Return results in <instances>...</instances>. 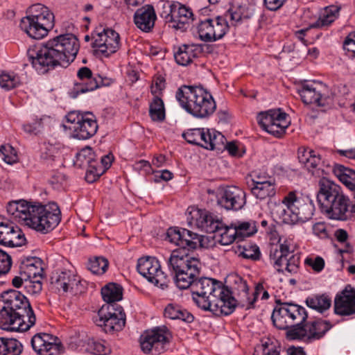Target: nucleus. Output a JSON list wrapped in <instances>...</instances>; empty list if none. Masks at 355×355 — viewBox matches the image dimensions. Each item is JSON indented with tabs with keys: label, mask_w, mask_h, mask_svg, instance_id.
I'll list each match as a JSON object with an SVG mask.
<instances>
[{
	"label": "nucleus",
	"mask_w": 355,
	"mask_h": 355,
	"mask_svg": "<svg viewBox=\"0 0 355 355\" xmlns=\"http://www.w3.org/2000/svg\"><path fill=\"white\" fill-rule=\"evenodd\" d=\"M79 48L78 38L67 33L48 40L36 49L28 50V57L38 73H45L57 66H68L75 60Z\"/></svg>",
	"instance_id": "obj_1"
},
{
	"label": "nucleus",
	"mask_w": 355,
	"mask_h": 355,
	"mask_svg": "<svg viewBox=\"0 0 355 355\" xmlns=\"http://www.w3.org/2000/svg\"><path fill=\"white\" fill-rule=\"evenodd\" d=\"M0 324L8 331H25L33 327L36 317L27 297L16 290L0 295Z\"/></svg>",
	"instance_id": "obj_2"
},
{
	"label": "nucleus",
	"mask_w": 355,
	"mask_h": 355,
	"mask_svg": "<svg viewBox=\"0 0 355 355\" xmlns=\"http://www.w3.org/2000/svg\"><path fill=\"white\" fill-rule=\"evenodd\" d=\"M254 14V8L252 6L232 4L223 16L201 21L198 25L199 37L205 42L220 40L229 31V22L231 26H236L252 17Z\"/></svg>",
	"instance_id": "obj_3"
},
{
	"label": "nucleus",
	"mask_w": 355,
	"mask_h": 355,
	"mask_svg": "<svg viewBox=\"0 0 355 355\" xmlns=\"http://www.w3.org/2000/svg\"><path fill=\"white\" fill-rule=\"evenodd\" d=\"M317 201L321 211L330 219L349 220L351 201L342 188L327 179L320 180Z\"/></svg>",
	"instance_id": "obj_4"
},
{
	"label": "nucleus",
	"mask_w": 355,
	"mask_h": 355,
	"mask_svg": "<svg viewBox=\"0 0 355 355\" xmlns=\"http://www.w3.org/2000/svg\"><path fill=\"white\" fill-rule=\"evenodd\" d=\"M175 98L180 106L196 119H208L216 109L212 95L201 86L183 85L176 91Z\"/></svg>",
	"instance_id": "obj_5"
},
{
	"label": "nucleus",
	"mask_w": 355,
	"mask_h": 355,
	"mask_svg": "<svg viewBox=\"0 0 355 355\" xmlns=\"http://www.w3.org/2000/svg\"><path fill=\"white\" fill-rule=\"evenodd\" d=\"M271 234L270 239L279 245L271 246L269 251V262L277 273L295 275L298 272L300 256L294 254V241L291 237H280L272 228L268 232Z\"/></svg>",
	"instance_id": "obj_6"
},
{
	"label": "nucleus",
	"mask_w": 355,
	"mask_h": 355,
	"mask_svg": "<svg viewBox=\"0 0 355 355\" xmlns=\"http://www.w3.org/2000/svg\"><path fill=\"white\" fill-rule=\"evenodd\" d=\"M315 211L313 200L297 191H290L275 207V213L284 223L295 225L312 218Z\"/></svg>",
	"instance_id": "obj_7"
},
{
	"label": "nucleus",
	"mask_w": 355,
	"mask_h": 355,
	"mask_svg": "<svg viewBox=\"0 0 355 355\" xmlns=\"http://www.w3.org/2000/svg\"><path fill=\"white\" fill-rule=\"evenodd\" d=\"M169 271L174 276L175 285L180 289L189 288L192 278L199 277L201 263L198 258L191 257L189 252L175 249L167 261Z\"/></svg>",
	"instance_id": "obj_8"
},
{
	"label": "nucleus",
	"mask_w": 355,
	"mask_h": 355,
	"mask_svg": "<svg viewBox=\"0 0 355 355\" xmlns=\"http://www.w3.org/2000/svg\"><path fill=\"white\" fill-rule=\"evenodd\" d=\"M308 318L306 309L293 302L276 300V305L271 315L273 325L278 329H287V336L293 340L295 336L293 330L301 327Z\"/></svg>",
	"instance_id": "obj_9"
},
{
	"label": "nucleus",
	"mask_w": 355,
	"mask_h": 355,
	"mask_svg": "<svg viewBox=\"0 0 355 355\" xmlns=\"http://www.w3.org/2000/svg\"><path fill=\"white\" fill-rule=\"evenodd\" d=\"M29 15L21 19L19 26L30 37L40 40L48 35L54 26V15L45 6L37 3L31 6Z\"/></svg>",
	"instance_id": "obj_10"
},
{
	"label": "nucleus",
	"mask_w": 355,
	"mask_h": 355,
	"mask_svg": "<svg viewBox=\"0 0 355 355\" xmlns=\"http://www.w3.org/2000/svg\"><path fill=\"white\" fill-rule=\"evenodd\" d=\"M31 211L28 226L44 234L53 230L61 221V211L55 202H33Z\"/></svg>",
	"instance_id": "obj_11"
},
{
	"label": "nucleus",
	"mask_w": 355,
	"mask_h": 355,
	"mask_svg": "<svg viewBox=\"0 0 355 355\" xmlns=\"http://www.w3.org/2000/svg\"><path fill=\"white\" fill-rule=\"evenodd\" d=\"M93 320L105 333H112L121 330L125 326V313L119 305L105 304L98 311Z\"/></svg>",
	"instance_id": "obj_12"
},
{
	"label": "nucleus",
	"mask_w": 355,
	"mask_h": 355,
	"mask_svg": "<svg viewBox=\"0 0 355 355\" xmlns=\"http://www.w3.org/2000/svg\"><path fill=\"white\" fill-rule=\"evenodd\" d=\"M171 334L165 326L146 330L140 337V346L145 354L159 355L164 353L169 344Z\"/></svg>",
	"instance_id": "obj_13"
},
{
	"label": "nucleus",
	"mask_w": 355,
	"mask_h": 355,
	"mask_svg": "<svg viewBox=\"0 0 355 355\" xmlns=\"http://www.w3.org/2000/svg\"><path fill=\"white\" fill-rule=\"evenodd\" d=\"M257 121L263 130L277 138H282L286 134L291 123L288 114L280 109L259 113Z\"/></svg>",
	"instance_id": "obj_14"
},
{
	"label": "nucleus",
	"mask_w": 355,
	"mask_h": 355,
	"mask_svg": "<svg viewBox=\"0 0 355 355\" xmlns=\"http://www.w3.org/2000/svg\"><path fill=\"white\" fill-rule=\"evenodd\" d=\"M192 278L189 288L195 304L204 310L210 300V296L218 293L223 284L221 282L209 277Z\"/></svg>",
	"instance_id": "obj_15"
},
{
	"label": "nucleus",
	"mask_w": 355,
	"mask_h": 355,
	"mask_svg": "<svg viewBox=\"0 0 355 355\" xmlns=\"http://www.w3.org/2000/svg\"><path fill=\"white\" fill-rule=\"evenodd\" d=\"M187 220L189 225L196 226L206 233H215L222 227V218L207 209L189 207L187 210Z\"/></svg>",
	"instance_id": "obj_16"
},
{
	"label": "nucleus",
	"mask_w": 355,
	"mask_h": 355,
	"mask_svg": "<svg viewBox=\"0 0 355 355\" xmlns=\"http://www.w3.org/2000/svg\"><path fill=\"white\" fill-rule=\"evenodd\" d=\"M139 273L155 286L164 289L168 287L169 279L162 271L161 264L154 257H141L137 261Z\"/></svg>",
	"instance_id": "obj_17"
},
{
	"label": "nucleus",
	"mask_w": 355,
	"mask_h": 355,
	"mask_svg": "<svg viewBox=\"0 0 355 355\" xmlns=\"http://www.w3.org/2000/svg\"><path fill=\"white\" fill-rule=\"evenodd\" d=\"M113 80L99 74H94L87 67H80L76 73V80L74 83V91L76 94H84L94 91L101 87H107Z\"/></svg>",
	"instance_id": "obj_18"
},
{
	"label": "nucleus",
	"mask_w": 355,
	"mask_h": 355,
	"mask_svg": "<svg viewBox=\"0 0 355 355\" xmlns=\"http://www.w3.org/2000/svg\"><path fill=\"white\" fill-rule=\"evenodd\" d=\"M73 164L78 168L86 170L85 180L89 183L95 182L103 174V168L89 146L82 148L76 153Z\"/></svg>",
	"instance_id": "obj_19"
},
{
	"label": "nucleus",
	"mask_w": 355,
	"mask_h": 355,
	"mask_svg": "<svg viewBox=\"0 0 355 355\" xmlns=\"http://www.w3.org/2000/svg\"><path fill=\"white\" fill-rule=\"evenodd\" d=\"M238 304L236 297L232 292L224 284L219 288L218 293L210 296L204 311H209L216 315H228L234 312Z\"/></svg>",
	"instance_id": "obj_20"
},
{
	"label": "nucleus",
	"mask_w": 355,
	"mask_h": 355,
	"mask_svg": "<svg viewBox=\"0 0 355 355\" xmlns=\"http://www.w3.org/2000/svg\"><path fill=\"white\" fill-rule=\"evenodd\" d=\"M83 280L75 270L64 269L53 273L51 283L57 289L64 292H70L77 295L83 291L85 288Z\"/></svg>",
	"instance_id": "obj_21"
},
{
	"label": "nucleus",
	"mask_w": 355,
	"mask_h": 355,
	"mask_svg": "<svg viewBox=\"0 0 355 355\" xmlns=\"http://www.w3.org/2000/svg\"><path fill=\"white\" fill-rule=\"evenodd\" d=\"M168 241L179 247L178 249L186 252L196 249L201 246L202 236L192 231L178 227H170L166 232Z\"/></svg>",
	"instance_id": "obj_22"
},
{
	"label": "nucleus",
	"mask_w": 355,
	"mask_h": 355,
	"mask_svg": "<svg viewBox=\"0 0 355 355\" xmlns=\"http://www.w3.org/2000/svg\"><path fill=\"white\" fill-rule=\"evenodd\" d=\"M334 324L324 320H316L302 324L301 327L293 329L295 339L312 341L322 338L329 331Z\"/></svg>",
	"instance_id": "obj_23"
},
{
	"label": "nucleus",
	"mask_w": 355,
	"mask_h": 355,
	"mask_svg": "<svg viewBox=\"0 0 355 355\" xmlns=\"http://www.w3.org/2000/svg\"><path fill=\"white\" fill-rule=\"evenodd\" d=\"M92 37V47L106 57L116 52L119 49V35L111 28H104L101 32L95 33Z\"/></svg>",
	"instance_id": "obj_24"
},
{
	"label": "nucleus",
	"mask_w": 355,
	"mask_h": 355,
	"mask_svg": "<svg viewBox=\"0 0 355 355\" xmlns=\"http://www.w3.org/2000/svg\"><path fill=\"white\" fill-rule=\"evenodd\" d=\"M233 284L231 291L232 295L237 297L238 304L245 308L250 309L254 307V303L259 295V291L263 288L262 284L256 286L254 291L252 295L249 293V287L245 280L239 275L232 277Z\"/></svg>",
	"instance_id": "obj_25"
},
{
	"label": "nucleus",
	"mask_w": 355,
	"mask_h": 355,
	"mask_svg": "<svg viewBox=\"0 0 355 355\" xmlns=\"http://www.w3.org/2000/svg\"><path fill=\"white\" fill-rule=\"evenodd\" d=\"M217 202L227 210H239L245 204V193L238 187L228 186L219 191Z\"/></svg>",
	"instance_id": "obj_26"
},
{
	"label": "nucleus",
	"mask_w": 355,
	"mask_h": 355,
	"mask_svg": "<svg viewBox=\"0 0 355 355\" xmlns=\"http://www.w3.org/2000/svg\"><path fill=\"white\" fill-rule=\"evenodd\" d=\"M33 349L38 355H60L62 346L58 338L46 333L36 334L31 338Z\"/></svg>",
	"instance_id": "obj_27"
},
{
	"label": "nucleus",
	"mask_w": 355,
	"mask_h": 355,
	"mask_svg": "<svg viewBox=\"0 0 355 355\" xmlns=\"http://www.w3.org/2000/svg\"><path fill=\"white\" fill-rule=\"evenodd\" d=\"M26 238L20 228L0 216V244L8 247L21 246Z\"/></svg>",
	"instance_id": "obj_28"
},
{
	"label": "nucleus",
	"mask_w": 355,
	"mask_h": 355,
	"mask_svg": "<svg viewBox=\"0 0 355 355\" xmlns=\"http://www.w3.org/2000/svg\"><path fill=\"white\" fill-rule=\"evenodd\" d=\"M334 312L339 315L355 314V288L350 284L338 294L334 300Z\"/></svg>",
	"instance_id": "obj_29"
},
{
	"label": "nucleus",
	"mask_w": 355,
	"mask_h": 355,
	"mask_svg": "<svg viewBox=\"0 0 355 355\" xmlns=\"http://www.w3.org/2000/svg\"><path fill=\"white\" fill-rule=\"evenodd\" d=\"M302 102L307 105H315L318 107H324L328 104V98L314 83H305L298 90Z\"/></svg>",
	"instance_id": "obj_30"
},
{
	"label": "nucleus",
	"mask_w": 355,
	"mask_h": 355,
	"mask_svg": "<svg viewBox=\"0 0 355 355\" xmlns=\"http://www.w3.org/2000/svg\"><path fill=\"white\" fill-rule=\"evenodd\" d=\"M133 19L137 28L143 32L149 33L155 26L157 15L153 6L146 4L135 11Z\"/></svg>",
	"instance_id": "obj_31"
},
{
	"label": "nucleus",
	"mask_w": 355,
	"mask_h": 355,
	"mask_svg": "<svg viewBox=\"0 0 355 355\" xmlns=\"http://www.w3.org/2000/svg\"><path fill=\"white\" fill-rule=\"evenodd\" d=\"M33 207V202L19 200L8 202L6 209L8 214L10 216V219L16 222H24L28 225Z\"/></svg>",
	"instance_id": "obj_32"
},
{
	"label": "nucleus",
	"mask_w": 355,
	"mask_h": 355,
	"mask_svg": "<svg viewBox=\"0 0 355 355\" xmlns=\"http://www.w3.org/2000/svg\"><path fill=\"white\" fill-rule=\"evenodd\" d=\"M80 123L73 128V137L78 139H88L97 132L98 125L95 116L91 112H85V116L80 117Z\"/></svg>",
	"instance_id": "obj_33"
},
{
	"label": "nucleus",
	"mask_w": 355,
	"mask_h": 355,
	"mask_svg": "<svg viewBox=\"0 0 355 355\" xmlns=\"http://www.w3.org/2000/svg\"><path fill=\"white\" fill-rule=\"evenodd\" d=\"M202 52L200 44H183L174 53L175 62L182 66L189 64Z\"/></svg>",
	"instance_id": "obj_34"
},
{
	"label": "nucleus",
	"mask_w": 355,
	"mask_h": 355,
	"mask_svg": "<svg viewBox=\"0 0 355 355\" xmlns=\"http://www.w3.org/2000/svg\"><path fill=\"white\" fill-rule=\"evenodd\" d=\"M20 275H25L27 279H43L41 261L38 258H26L20 263Z\"/></svg>",
	"instance_id": "obj_35"
},
{
	"label": "nucleus",
	"mask_w": 355,
	"mask_h": 355,
	"mask_svg": "<svg viewBox=\"0 0 355 355\" xmlns=\"http://www.w3.org/2000/svg\"><path fill=\"white\" fill-rule=\"evenodd\" d=\"M205 139H203L202 148L207 150H222L225 148L226 138L220 132L214 129L205 128Z\"/></svg>",
	"instance_id": "obj_36"
},
{
	"label": "nucleus",
	"mask_w": 355,
	"mask_h": 355,
	"mask_svg": "<svg viewBox=\"0 0 355 355\" xmlns=\"http://www.w3.org/2000/svg\"><path fill=\"white\" fill-rule=\"evenodd\" d=\"M174 24H171L173 28L182 29L187 24L193 21V14L191 9L180 3L176 2L173 6Z\"/></svg>",
	"instance_id": "obj_37"
},
{
	"label": "nucleus",
	"mask_w": 355,
	"mask_h": 355,
	"mask_svg": "<svg viewBox=\"0 0 355 355\" xmlns=\"http://www.w3.org/2000/svg\"><path fill=\"white\" fill-rule=\"evenodd\" d=\"M340 7L337 5H331L324 8L319 15V18L311 25V28H327L330 26L339 16Z\"/></svg>",
	"instance_id": "obj_38"
},
{
	"label": "nucleus",
	"mask_w": 355,
	"mask_h": 355,
	"mask_svg": "<svg viewBox=\"0 0 355 355\" xmlns=\"http://www.w3.org/2000/svg\"><path fill=\"white\" fill-rule=\"evenodd\" d=\"M251 192L256 198L266 200L275 195V186L271 181L254 180Z\"/></svg>",
	"instance_id": "obj_39"
},
{
	"label": "nucleus",
	"mask_w": 355,
	"mask_h": 355,
	"mask_svg": "<svg viewBox=\"0 0 355 355\" xmlns=\"http://www.w3.org/2000/svg\"><path fill=\"white\" fill-rule=\"evenodd\" d=\"M298 159L300 162L304 164L309 171L313 169H319L322 163L320 155L309 148H300Z\"/></svg>",
	"instance_id": "obj_40"
},
{
	"label": "nucleus",
	"mask_w": 355,
	"mask_h": 355,
	"mask_svg": "<svg viewBox=\"0 0 355 355\" xmlns=\"http://www.w3.org/2000/svg\"><path fill=\"white\" fill-rule=\"evenodd\" d=\"M334 175L349 189L355 194V171L341 164H335L333 168Z\"/></svg>",
	"instance_id": "obj_41"
},
{
	"label": "nucleus",
	"mask_w": 355,
	"mask_h": 355,
	"mask_svg": "<svg viewBox=\"0 0 355 355\" xmlns=\"http://www.w3.org/2000/svg\"><path fill=\"white\" fill-rule=\"evenodd\" d=\"M215 238L223 245H228L234 241H238L236 231H235L232 222L226 225L222 221V227H218L215 232Z\"/></svg>",
	"instance_id": "obj_42"
},
{
	"label": "nucleus",
	"mask_w": 355,
	"mask_h": 355,
	"mask_svg": "<svg viewBox=\"0 0 355 355\" xmlns=\"http://www.w3.org/2000/svg\"><path fill=\"white\" fill-rule=\"evenodd\" d=\"M305 302L308 307L322 313L330 308L331 300L325 294L313 295L309 296Z\"/></svg>",
	"instance_id": "obj_43"
},
{
	"label": "nucleus",
	"mask_w": 355,
	"mask_h": 355,
	"mask_svg": "<svg viewBox=\"0 0 355 355\" xmlns=\"http://www.w3.org/2000/svg\"><path fill=\"white\" fill-rule=\"evenodd\" d=\"M101 295L103 300L107 304L118 302L123 298V288L116 283H109L101 288Z\"/></svg>",
	"instance_id": "obj_44"
},
{
	"label": "nucleus",
	"mask_w": 355,
	"mask_h": 355,
	"mask_svg": "<svg viewBox=\"0 0 355 355\" xmlns=\"http://www.w3.org/2000/svg\"><path fill=\"white\" fill-rule=\"evenodd\" d=\"M22 344L16 338L0 337V355H20Z\"/></svg>",
	"instance_id": "obj_45"
},
{
	"label": "nucleus",
	"mask_w": 355,
	"mask_h": 355,
	"mask_svg": "<svg viewBox=\"0 0 355 355\" xmlns=\"http://www.w3.org/2000/svg\"><path fill=\"white\" fill-rule=\"evenodd\" d=\"M238 241H243L245 238L249 237L257 233V228L256 223L254 220L249 221H234L232 222Z\"/></svg>",
	"instance_id": "obj_46"
},
{
	"label": "nucleus",
	"mask_w": 355,
	"mask_h": 355,
	"mask_svg": "<svg viewBox=\"0 0 355 355\" xmlns=\"http://www.w3.org/2000/svg\"><path fill=\"white\" fill-rule=\"evenodd\" d=\"M21 84L20 76L14 71H2L0 74V87L6 90H11Z\"/></svg>",
	"instance_id": "obj_47"
},
{
	"label": "nucleus",
	"mask_w": 355,
	"mask_h": 355,
	"mask_svg": "<svg viewBox=\"0 0 355 355\" xmlns=\"http://www.w3.org/2000/svg\"><path fill=\"white\" fill-rule=\"evenodd\" d=\"M149 114L154 121H162L165 119L164 104L158 96H155L150 104Z\"/></svg>",
	"instance_id": "obj_48"
},
{
	"label": "nucleus",
	"mask_w": 355,
	"mask_h": 355,
	"mask_svg": "<svg viewBox=\"0 0 355 355\" xmlns=\"http://www.w3.org/2000/svg\"><path fill=\"white\" fill-rule=\"evenodd\" d=\"M236 248L237 250H235L236 253H238L239 256L245 259L258 260L261 257L259 248L257 245L245 243L243 245H238Z\"/></svg>",
	"instance_id": "obj_49"
},
{
	"label": "nucleus",
	"mask_w": 355,
	"mask_h": 355,
	"mask_svg": "<svg viewBox=\"0 0 355 355\" xmlns=\"http://www.w3.org/2000/svg\"><path fill=\"white\" fill-rule=\"evenodd\" d=\"M60 148V144L44 141L40 148V158L44 161L53 160L58 153Z\"/></svg>",
	"instance_id": "obj_50"
},
{
	"label": "nucleus",
	"mask_w": 355,
	"mask_h": 355,
	"mask_svg": "<svg viewBox=\"0 0 355 355\" xmlns=\"http://www.w3.org/2000/svg\"><path fill=\"white\" fill-rule=\"evenodd\" d=\"M109 262L104 257H95L89 259L87 268L95 275H103L107 270Z\"/></svg>",
	"instance_id": "obj_51"
},
{
	"label": "nucleus",
	"mask_w": 355,
	"mask_h": 355,
	"mask_svg": "<svg viewBox=\"0 0 355 355\" xmlns=\"http://www.w3.org/2000/svg\"><path fill=\"white\" fill-rule=\"evenodd\" d=\"M204 132L205 128H193L184 132L182 137L188 143L202 147Z\"/></svg>",
	"instance_id": "obj_52"
},
{
	"label": "nucleus",
	"mask_w": 355,
	"mask_h": 355,
	"mask_svg": "<svg viewBox=\"0 0 355 355\" xmlns=\"http://www.w3.org/2000/svg\"><path fill=\"white\" fill-rule=\"evenodd\" d=\"M276 343L268 340L256 346L253 355H279V350Z\"/></svg>",
	"instance_id": "obj_53"
},
{
	"label": "nucleus",
	"mask_w": 355,
	"mask_h": 355,
	"mask_svg": "<svg viewBox=\"0 0 355 355\" xmlns=\"http://www.w3.org/2000/svg\"><path fill=\"white\" fill-rule=\"evenodd\" d=\"M88 347L90 352L95 355H107L110 353V348L103 340L90 339Z\"/></svg>",
	"instance_id": "obj_54"
},
{
	"label": "nucleus",
	"mask_w": 355,
	"mask_h": 355,
	"mask_svg": "<svg viewBox=\"0 0 355 355\" xmlns=\"http://www.w3.org/2000/svg\"><path fill=\"white\" fill-rule=\"evenodd\" d=\"M0 157L8 164H13L18 161L16 150L10 144H4L0 146Z\"/></svg>",
	"instance_id": "obj_55"
},
{
	"label": "nucleus",
	"mask_w": 355,
	"mask_h": 355,
	"mask_svg": "<svg viewBox=\"0 0 355 355\" xmlns=\"http://www.w3.org/2000/svg\"><path fill=\"white\" fill-rule=\"evenodd\" d=\"M304 264L310 267L315 272L319 273L324 269L325 261L320 256H309L305 259Z\"/></svg>",
	"instance_id": "obj_56"
},
{
	"label": "nucleus",
	"mask_w": 355,
	"mask_h": 355,
	"mask_svg": "<svg viewBox=\"0 0 355 355\" xmlns=\"http://www.w3.org/2000/svg\"><path fill=\"white\" fill-rule=\"evenodd\" d=\"M42 279H27L25 280L24 289L31 295H37L42 290Z\"/></svg>",
	"instance_id": "obj_57"
},
{
	"label": "nucleus",
	"mask_w": 355,
	"mask_h": 355,
	"mask_svg": "<svg viewBox=\"0 0 355 355\" xmlns=\"http://www.w3.org/2000/svg\"><path fill=\"white\" fill-rule=\"evenodd\" d=\"M85 113H80L79 112H70L66 115V120L67 125H65L66 128L69 129L73 132L72 127L76 128L81 121L80 117H84Z\"/></svg>",
	"instance_id": "obj_58"
},
{
	"label": "nucleus",
	"mask_w": 355,
	"mask_h": 355,
	"mask_svg": "<svg viewBox=\"0 0 355 355\" xmlns=\"http://www.w3.org/2000/svg\"><path fill=\"white\" fill-rule=\"evenodd\" d=\"M175 3H171L169 2L163 3V10L161 12L160 16L162 18L164 19L166 23L174 24L175 17H173V6Z\"/></svg>",
	"instance_id": "obj_59"
},
{
	"label": "nucleus",
	"mask_w": 355,
	"mask_h": 355,
	"mask_svg": "<svg viewBox=\"0 0 355 355\" xmlns=\"http://www.w3.org/2000/svg\"><path fill=\"white\" fill-rule=\"evenodd\" d=\"M12 266L11 257L0 249V276L9 272Z\"/></svg>",
	"instance_id": "obj_60"
},
{
	"label": "nucleus",
	"mask_w": 355,
	"mask_h": 355,
	"mask_svg": "<svg viewBox=\"0 0 355 355\" xmlns=\"http://www.w3.org/2000/svg\"><path fill=\"white\" fill-rule=\"evenodd\" d=\"M230 155L234 157H242L245 153L243 146H240L236 141L225 142V148Z\"/></svg>",
	"instance_id": "obj_61"
},
{
	"label": "nucleus",
	"mask_w": 355,
	"mask_h": 355,
	"mask_svg": "<svg viewBox=\"0 0 355 355\" xmlns=\"http://www.w3.org/2000/svg\"><path fill=\"white\" fill-rule=\"evenodd\" d=\"M312 231L314 235L320 239H324L329 237L328 230L324 223H316L313 225Z\"/></svg>",
	"instance_id": "obj_62"
},
{
	"label": "nucleus",
	"mask_w": 355,
	"mask_h": 355,
	"mask_svg": "<svg viewBox=\"0 0 355 355\" xmlns=\"http://www.w3.org/2000/svg\"><path fill=\"white\" fill-rule=\"evenodd\" d=\"M181 310L180 306L170 304L164 309V316L171 320H177Z\"/></svg>",
	"instance_id": "obj_63"
},
{
	"label": "nucleus",
	"mask_w": 355,
	"mask_h": 355,
	"mask_svg": "<svg viewBox=\"0 0 355 355\" xmlns=\"http://www.w3.org/2000/svg\"><path fill=\"white\" fill-rule=\"evenodd\" d=\"M343 48L355 53V31L347 35L343 42Z\"/></svg>",
	"instance_id": "obj_64"
}]
</instances>
